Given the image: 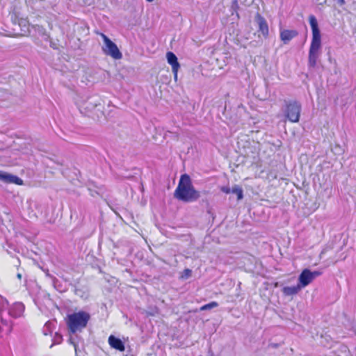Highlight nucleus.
Instances as JSON below:
<instances>
[{
    "label": "nucleus",
    "instance_id": "7ed1b4c3",
    "mask_svg": "<svg viewBox=\"0 0 356 356\" xmlns=\"http://www.w3.org/2000/svg\"><path fill=\"white\" fill-rule=\"evenodd\" d=\"M302 106L296 100L284 101V115L286 120L292 123L298 122L300 118Z\"/></svg>",
    "mask_w": 356,
    "mask_h": 356
},
{
    "label": "nucleus",
    "instance_id": "20e7f679",
    "mask_svg": "<svg viewBox=\"0 0 356 356\" xmlns=\"http://www.w3.org/2000/svg\"><path fill=\"white\" fill-rule=\"evenodd\" d=\"M309 22L312 32V39L309 47V51L318 52L321 46V32L318 29V22L314 15H311L309 17Z\"/></svg>",
    "mask_w": 356,
    "mask_h": 356
},
{
    "label": "nucleus",
    "instance_id": "f03ea898",
    "mask_svg": "<svg viewBox=\"0 0 356 356\" xmlns=\"http://www.w3.org/2000/svg\"><path fill=\"white\" fill-rule=\"evenodd\" d=\"M90 319L88 312L81 310L77 312L67 314L65 318L68 331L70 334L81 332L87 327Z\"/></svg>",
    "mask_w": 356,
    "mask_h": 356
},
{
    "label": "nucleus",
    "instance_id": "a211bd4d",
    "mask_svg": "<svg viewBox=\"0 0 356 356\" xmlns=\"http://www.w3.org/2000/svg\"><path fill=\"white\" fill-rule=\"evenodd\" d=\"M220 191L226 194H229L232 192V189H230L229 187L227 186H222L220 188Z\"/></svg>",
    "mask_w": 356,
    "mask_h": 356
},
{
    "label": "nucleus",
    "instance_id": "1a4fd4ad",
    "mask_svg": "<svg viewBox=\"0 0 356 356\" xmlns=\"http://www.w3.org/2000/svg\"><path fill=\"white\" fill-rule=\"evenodd\" d=\"M298 35L296 30L282 29L280 30V40L284 44H288L292 39Z\"/></svg>",
    "mask_w": 356,
    "mask_h": 356
},
{
    "label": "nucleus",
    "instance_id": "f257e3e1",
    "mask_svg": "<svg viewBox=\"0 0 356 356\" xmlns=\"http://www.w3.org/2000/svg\"><path fill=\"white\" fill-rule=\"evenodd\" d=\"M174 197L184 202L197 200L200 194L193 185L190 176L187 174L181 175L178 185L175 190Z\"/></svg>",
    "mask_w": 356,
    "mask_h": 356
},
{
    "label": "nucleus",
    "instance_id": "dca6fc26",
    "mask_svg": "<svg viewBox=\"0 0 356 356\" xmlns=\"http://www.w3.org/2000/svg\"><path fill=\"white\" fill-rule=\"evenodd\" d=\"M218 306V304L217 302H215V301H213V302H211L208 304H206L203 306H202L200 308V311H205V310H208V309H211L213 308H215V307H217Z\"/></svg>",
    "mask_w": 356,
    "mask_h": 356
},
{
    "label": "nucleus",
    "instance_id": "39448f33",
    "mask_svg": "<svg viewBox=\"0 0 356 356\" xmlns=\"http://www.w3.org/2000/svg\"><path fill=\"white\" fill-rule=\"evenodd\" d=\"M101 36L104 40V46L102 50L106 55L110 56L115 60L121 59L122 54L119 50L117 45L110 40L105 34L101 33Z\"/></svg>",
    "mask_w": 356,
    "mask_h": 356
},
{
    "label": "nucleus",
    "instance_id": "ddd939ff",
    "mask_svg": "<svg viewBox=\"0 0 356 356\" xmlns=\"http://www.w3.org/2000/svg\"><path fill=\"white\" fill-rule=\"evenodd\" d=\"M300 286L299 284L296 285V286H284L283 289H282V293H284V295L286 296H294L296 294H297L299 291L300 290Z\"/></svg>",
    "mask_w": 356,
    "mask_h": 356
},
{
    "label": "nucleus",
    "instance_id": "f3484780",
    "mask_svg": "<svg viewBox=\"0 0 356 356\" xmlns=\"http://www.w3.org/2000/svg\"><path fill=\"white\" fill-rule=\"evenodd\" d=\"M191 274H192L191 270L188 269V268H186L182 272V274L181 275V278H182V279H187V278H188L189 277L191 276Z\"/></svg>",
    "mask_w": 356,
    "mask_h": 356
},
{
    "label": "nucleus",
    "instance_id": "412c9836",
    "mask_svg": "<svg viewBox=\"0 0 356 356\" xmlns=\"http://www.w3.org/2000/svg\"><path fill=\"white\" fill-rule=\"evenodd\" d=\"M146 1H148V2H152V1H153L154 0H146Z\"/></svg>",
    "mask_w": 356,
    "mask_h": 356
},
{
    "label": "nucleus",
    "instance_id": "9b49d317",
    "mask_svg": "<svg viewBox=\"0 0 356 356\" xmlns=\"http://www.w3.org/2000/svg\"><path fill=\"white\" fill-rule=\"evenodd\" d=\"M109 346L117 350L124 352L125 350V346L123 341L115 337L114 335H110L108 339Z\"/></svg>",
    "mask_w": 356,
    "mask_h": 356
},
{
    "label": "nucleus",
    "instance_id": "f8f14e48",
    "mask_svg": "<svg viewBox=\"0 0 356 356\" xmlns=\"http://www.w3.org/2000/svg\"><path fill=\"white\" fill-rule=\"evenodd\" d=\"M24 311V306L22 303H15L14 304L11 310L10 309V314L13 316L14 317H19L22 315Z\"/></svg>",
    "mask_w": 356,
    "mask_h": 356
},
{
    "label": "nucleus",
    "instance_id": "2eb2a0df",
    "mask_svg": "<svg viewBox=\"0 0 356 356\" xmlns=\"http://www.w3.org/2000/svg\"><path fill=\"white\" fill-rule=\"evenodd\" d=\"M232 193L236 195L238 200H241L243 197V189L239 186H234L232 189Z\"/></svg>",
    "mask_w": 356,
    "mask_h": 356
},
{
    "label": "nucleus",
    "instance_id": "4468645a",
    "mask_svg": "<svg viewBox=\"0 0 356 356\" xmlns=\"http://www.w3.org/2000/svg\"><path fill=\"white\" fill-rule=\"evenodd\" d=\"M318 58V52L309 51V65L312 67H314L316 65Z\"/></svg>",
    "mask_w": 356,
    "mask_h": 356
},
{
    "label": "nucleus",
    "instance_id": "6e6552de",
    "mask_svg": "<svg viewBox=\"0 0 356 356\" xmlns=\"http://www.w3.org/2000/svg\"><path fill=\"white\" fill-rule=\"evenodd\" d=\"M255 19L258 24L259 31L261 33L264 38H267L269 35V29L266 20L259 13H257Z\"/></svg>",
    "mask_w": 356,
    "mask_h": 356
},
{
    "label": "nucleus",
    "instance_id": "0eeeda50",
    "mask_svg": "<svg viewBox=\"0 0 356 356\" xmlns=\"http://www.w3.org/2000/svg\"><path fill=\"white\" fill-rule=\"evenodd\" d=\"M166 58L168 60V63L172 67V71L174 74V78L175 79H177L178 71L180 67V65L178 62L177 58L176 55L172 51L167 52Z\"/></svg>",
    "mask_w": 356,
    "mask_h": 356
},
{
    "label": "nucleus",
    "instance_id": "423d86ee",
    "mask_svg": "<svg viewBox=\"0 0 356 356\" xmlns=\"http://www.w3.org/2000/svg\"><path fill=\"white\" fill-rule=\"evenodd\" d=\"M0 180L6 184H15L18 186L24 184V181L21 178L3 171H0Z\"/></svg>",
    "mask_w": 356,
    "mask_h": 356
},
{
    "label": "nucleus",
    "instance_id": "9d476101",
    "mask_svg": "<svg viewBox=\"0 0 356 356\" xmlns=\"http://www.w3.org/2000/svg\"><path fill=\"white\" fill-rule=\"evenodd\" d=\"M312 272L309 269H304L299 276V285L300 288L305 287L313 281Z\"/></svg>",
    "mask_w": 356,
    "mask_h": 356
},
{
    "label": "nucleus",
    "instance_id": "aec40b11",
    "mask_svg": "<svg viewBox=\"0 0 356 356\" xmlns=\"http://www.w3.org/2000/svg\"><path fill=\"white\" fill-rule=\"evenodd\" d=\"M17 277L20 279L21 278V274H18Z\"/></svg>",
    "mask_w": 356,
    "mask_h": 356
},
{
    "label": "nucleus",
    "instance_id": "6ab92c4d",
    "mask_svg": "<svg viewBox=\"0 0 356 356\" xmlns=\"http://www.w3.org/2000/svg\"><path fill=\"white\" fill-rule=\"evenodd\" d=\"M320 275H321V273L319 271L316 270V271L312 272V275L313 279H314L317 276H319Z\"/></svg>",
    "mask_w": 356,
    "mask_h": 356
}]
</instances>
